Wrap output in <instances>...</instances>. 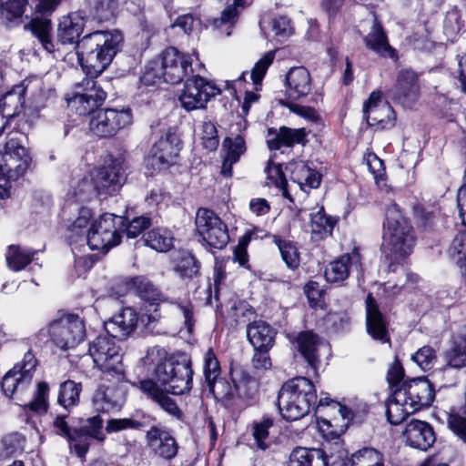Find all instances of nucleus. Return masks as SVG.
I'll list each match as a JSON object with an SVG mask.
<instances>
[{
	"mask_svg": "<svg viewBox=\"0 0 466 466\" xmlns=\"http://www.w3.org/2000/svg\"><path fill=\"white\" fill-rule=\"evenodd\" d=\"M411 360L422 370H430L436 363V351L431 346H423L411 356Z\"/></svg>",
	"mask_w": 466,
	"mask_h": 466,
	"instance_id": "6e6d98bb",
	"label": "nucleus"
},
{
	"mask_svg": "<svg viewBox=\"0 0 466 466\" xmlns=\"http://www.w3.org/2000/svg\"><path fill=\"white\" fill-rule=\"evenodd\" d=\"M272 425L273 420L269 418L263 419L253 425V437L257 446L261 450H266L269 447L268 430Z\"/></svg>",
	"mask_w": 466,
	"mask_h": 466,
	"instance_id": "5fc2aeb1",
	"label": "nucleus"
},
{
	"mask_svg": "<svg viewBox=\"0 0 466 466\" xmlns=\"http://www.w3.org/2000/svg\"><path fill=\"white\" fill-rule=\"evenodd\" d=\"M383 455L373 448L361 449L351 455L350 466H384Z\"/></svg>",
	"mask_w": 466,
	"mask_h": 466,
	"instance_id": "49530a36",
	"label": "nucleus"
},
{
	"mask_svg": "<svg viewBox=\"0 0 466 466\" xmlns=\"http://www.w3.org/2000/svg\"><path fill=\"white\" fill-rule=\"evenodd\" d=\"M144 426V422L134 417L111 419L106 423V431L107 433H113L125 430H141Z\"/></svg>",
	"mask_w": 466,
	"mask_h": 466,
	"instance_id": "4d7b16f0",
	"label": "nucleus"
},
{
	"mask_svg": "<svg viewBox=\"0 0 466 466\" xmlns=\"http://www.w3.org/2000/svg\"><path fill=\"white\" fill-rule=\"evenodd\" d=\"M293 344L309 366L316 372L320 362L319 350L323 344V340L314 332L307 330L299 332L295 337Z\"/></svg>",
	"mask_w": 466,
	"mask_h": 466,
	"instance_id": "a878e982",
	"label": "nucleus"
},
{
	"mask_svg": "<svg viewBox=\"0 0 466 466\" xmlns=\"http://www.w3.org/2000/svg\"><path fill=\"white\" fill-rule=\"evenodd\" d=\"M117 30H97L84 35L76 46L78 61L88 77L83 79L78 91L68 98V105L79 114H86L98 107L106 93L94 80L111 64L122 43Z\"/></svg>",
	"mask_w": 466,
	"mask_h": 466,
	"instance_id": "f257e3e1",
	"label": "nucleus"
},
{
	"mask_svg": "<svg viewBox=\"0 0 466 466\" xmlns=\"http://www.w3.org/2000/svg\"><path fill=\"white\" fill-rule=\"evenodd\" d=\"M219 93L220 89L210 81L199 76H193L186 80L179 101L187 111L203 109L208 102Z\"/></svg>",
	"mask_w": 466,
	"mask_h": 466,
	"instance_id": "f8f14e48",
	"label": "nucleus"
},
{
	"mask_svg": "<svg viewBox=\"0 0 466 466\" xmlns=\"http://www.w3.org/2000/svg\"><path fill=\"white\" fill-rule=\"evenodd\" d=\"M192 73L191 58L175 47L167 48L161 56L150 60L146 66L142 81L146 85L162 82L178 84Z\"/></svg>",
	"mask_w": 466,
	"mask_h": 466,
	"instance_id": "39448f33",
	"label": "nucleus"
},
{
	"mask_svg": "<svg viewBox=\"0 0 466 466\" xmlns=\"http://www.w3.org/2000/svg\"><path fill=\"white\" fill-rule=\"evenodd\" d=\"M243 6H245V0H234L233 5H228L222 11L220 17L213 19V26L220 28L225 25L227 29L231 28L238 16V7Z\"/></svg>",
	"mask_w": 466,
	"mask_h": 466,
	"instance_id": "3c124183",
	"label": "nucleus"
},
{
	"mask_svg": "<svg viewBox=\"0 0 466 466\" xmlns=\"http://www.w3.org/2000/svg\"><path fill=\"white\" fill-rule=\"evenodd\" d=\"M280 137L285 147H291L294 144L302 143L305 138L306 133L304 129H292L289 127H282L279 128Z\"/></svg>",
	"mask_w": 466,
	"mask_h": 466,
	"instance_id": "338daca9",
	"label": "nucleus"
},
{
	"mask_svg": "<svg viewBox=\"0 0 466 466\" xmlns=\"http://www.w3.org/2000/svg\"><path fill=\"white\" fill-rule=\"evenodd\" d=\"M93 440L80 428L74 427V431L66 439L69 448L75 451L77 457L85 459L90 448V441Z\"/></svg>",
	"mask_w": 466,
	"mask_h": 466,
	"instance_id": "de8ad7c7",
	"label": "nucleus"
},
{
	"mask_svg": "<svg viewBox=\"0 0 466 466\" xmlns=\"http://www.w3.org/2000/svg\"><path fill=\"white\" fill-rule=\"evenodd\" d=\"M77 201L85 202L99 196L92 177H84L75 188Z\"/></svg>",
	"mask_w": 466,
	"mask_h": 466,
	"instance_id": "e2e57ef3",
	"label": "nucleus"
},
{
	"mask_svg": "<svg viewBox=\"0 0 466 466\" xmlns=\"http://www.w3.org/2000/svg\"><path fill=\"white\" fill-rule=\"evenodd\" d=\"M317 403L314 384L306 377H296L285 382L279 391L278 406L287 420H297L309 414Z\"/></svg>",
	"mask_w": 466,
	"mask_h": 466,
	"instance_id": "7ed1b4c3",
	"label": "nucleus"
},
{
	"mask_svg": "<svg viewBox=\"0 0 466 466\" xmlns=\"http://www.w3.org/2000/svg\"><path fill=\"white\" fill-rule=\"evenodd\" d=\"M91 177L99 196L116 193L122 184L120 167L115 161L97 169Z\"/></svg>",
	"mask_w": 466,
	"mask_h": 466,
	"instance_id": "b1692460",
	"label": "nucleus"
},
{
	"mask_svg": "<svg viewBox=\"0 0 466 466\" xmlns=\"http://www.w3.org/2000/svg\"><path fill=\"white\" fill-rule=\"evenodd\" d=\"M193 370L189 360H175L164 364L158 370L157 382L173 395H182L192 388Z\"/></svg>",
	"mask_w": 466,
	"mask_h": 466,
	"instance_id": "1a4fd4ad",
	"label": "nucleus"
},
{
	"mask_svg": "<svg viewBox=\"0 0 466 466\" xmlns=\"http://www.w3.org/2000/svg\"><path fill=\"white\" fill-rule=\"evenodd\" d=\"M276 331L263 320H253L247 324V338L254 349L270 350L275 341Z\"/></svg>",
	"mask_w": 466,
	"mask_h": 466,
	"instance_id": "2f4dec72",
	"label": "nucleus"
},
{
	"mask_svg": "<svg viewBox=\"0 0 466 466\" xmlns=\"http://www.w3.org/2000/svg\"><path fill=\"white\" fill-rule=\"evenodd\" d=\"M366 327L372 339L382 343L390 342L388 321L371 294L366 298Z\"/></svg>",
	"mask_w": 466,
	"mask_h": 466,
	"instance_id": "412c9836",
	"label": "nucleus"
},
{
	"mask_svg": "<svg viewBox=\"0 0 466 466\" xmlns=\"http://www.w3.org/2000/svg\"><path fill=\"white\" fill-rule=\"evenodd\" d=\"M48 385L46 382H40L37 385L36 395L35 399L28 403L31 410L35 412H45L47 409Z\"/></svg>",
	"mask_w": 466,
	"mask_h": 466,
	"instance_id": "69168bd1",
	"label": "nucleus"
},
{
	"mask_svg": "<svg viewBox=\"0 0 466 466\" xmlns=\"http://www.w3.org/2000/svg\"><path fill=\"white\" fill-rule=\"evenodd\" d=\"M265 172L267 173V179L268 180V184L274 185L282 191L283 197L289 198V194L287 189L288 183L281 165L275 164L272 157H270L268 161Z\"/></svg>",
	"mask_w": 466,
	"mask_h": 466,
	"instance_id": "09e8293b",
	"label": "nucleus"
},
{
	"mask_svg": "<svg viewBox=\"0 0 466 466\" xmlns=\"http://www.w3.org/2000/svg\"><path fill=\"white\" fill-rule=\"evenodd\" d=\"M274 60V53L268 52L264 55L254 66L251 70L250 77L253 83L259 85L268 68Z\"/></svg>",
	"mask_w": 466,
	"mask_h": 466,
	"instance_id": "0e129e2a",
	"label": "nucleus"
},
{
	"mask_svg": "<svg viewBox=\"0 0 466 466\" xmlns=\"http://www.w3.org/2000/svg\"><path fill=\"white\" fill-rule=\"evenodd\" d=\"M173 235L167 228H155L144 236V242L158 252H167L173 247Z\"/></svg>",
	"mask_w": 466,
	"mask_h": 466,
	"instance_id": "a19ab883",
	"label": "nucleus"
},
{
	"mask_svg": "<svg viewBox=\"0 0 466 466\" xmlns=\"http://www.w3.org/2000/svg\"><path fill=\"white\" fill-rule=\"evenodd\" d=\"M129 288L133 290L142 300L148 302L149 306L158 305L163 301L161 292L155 287V285L142 276H137L130 280Z\"/></svg>",
	"mask_w": 466,
	"mask_h": 466,
	"instance_id": "e433bc0d",
	"label": "nucleus"
},
{
	"mask_svg": "<svg viewBox=\"0 0 466 466\" xmlns=\"http://www.w3.org/2000/svg\"><path fill=\"white\" fill-rule=\"evenodd\" d=\"M49 334L54 343L59 348L69 349L84 339L86 327L79 316L67 314L50 324Z\"/></svg>",
	"mask_w": 466,
	"mask_h": 466,
	"instance_id": "9b49d317",
	"label": "nucleus"
},
{
	"mask_svg": "<svg viewBox=\"0 0 466 466\" xmlns=\"http://www.w3.org/2000/svg\"><path fill=\"white\" fill-rule=\"evenodd\" d=\"M337 448L336 451H331V448L324 446L323 449H319L324 453L325 462L327 466H350L351 457L348 458V452L342 449L339 442L335 443Z\"/></svg>",
	"mask_w": 466,
	"mask_h": 466,
	"instance_id": "603ef678",
	"label": "nucleus"
},
{
	"mask_svg": "<svg viewBox=\"0 0 466 466\" xmlns=\"http://www.w3.org/2000/svg\"><path fill=\"white\" fill-rule=\"evenodd\" d=\"M86 15L82 11H76L63 15L58 22L56 37L58 42L63 45L76 44L83 33Z\"/></svg>",
	"mask_w": 466,
	"mask_h": 466,
	"instance_id": "aec40b11",
	"label": "nucleus"
},
{
	"mask_svg": "<svg viewBox=\"0 0 466 466\" xmlns=\"http://www.w3.org/2000/svg\"><path fill=\"white\" fill-rule=\"evenodd\" d=\"M145 440L147 447L154 456L170 461L178 451V444L171 432L163 427L151 426L146 432Z\"/></svg>",
	"mask_w": 466,
	"mask_h": 466,
	"instance_id": "f3484780",
	"label": "nucleus"
},
{
	"mask_svg": "<svg viewBox=\"0 0 466 466\" xmlns=\"http://www.w3.org/2000/svg\"><path fill=\"white\" fill-rule=\"evenodd\" d=\"M28 0H0V21L8 25L14 20L20 18Z\"/></svg>",
	"mask_w": 466,
	"mask_h": 466,
	"instance_id": "c03bdc74",
	"label": "nucleus"
},
{
	"mask_svg": "<svg viewBox=\"0 0 466 466\" xmlns=\"http://www.w3.org/2000/svg\"><path fill=\"white\" fill-rule=\"evenodd\" d=\"M37 361L31 351L16 363L3 378L1 388L6 396L11 397L16 389L24 390L32 381Z\"/></svg>",
	"mask_w": 466,
	"mask_h": 466,
	"instance_id": "4468645a",
	"label": "nucleus"
},
{
	"mask_svg": "<svg viewBox=\"0 0 466 466\" xmlns=\"http://www.w3.org/2000/svg\"><path fill=\"white\" fill-rule=\"evenodd\" d=\"M363 115L369 126L378 129H389L395 125V112L391 106L382 99L380 91H373L364 103Z\"/></svg>",
	"mask_w": 466,
	"mask_h": 466,
	"instance_id": "2eb2a0df",
	"label": "nucleus"
},
{
	"mask_svg": "<svg viewBox=\"0 0 466 466\" xmlns=\"http://www.w3.org/2000/svg\"><path fill=\"white\" fill-rule=\"evenodd\" d=\"M60 2L61 0H33L35 16L25 25V28L30 30L43 48L49 53L54 52L55 45L51 20L46 16L56 9Z\"/></svg>",
	"mask_w": 466,
	"mask_h": 466,
	"instance_id": "9d476101",
	"label": "nucleus"
},
{
	"mask_svg": "<svg viewBox=\"0 0 466 466\" xmlns=\"http://www.w3.org/2000/svg\"><path fill=\"white\" fill-rule=\"evenodd\" d=\"M288 466H327L324 453L319 450L296 448L289 457Z\"/></svg>",
	"mask_w": 466,
	"mask_h": 466,
	"instance_id": "58836bf2",
	"label": "nucleus"
},
{
	"mask_svg": "<svg viewBox=\"0 0 466 466\" xmlns=\"http://www.w3.org/2000/svg\"><path fill=\"white\" fill-rule=\"evenodd\" d=\"M31 81L24 80L0 98V113L9 119L19 115L25 105V95Z\"/></svg>",
	"mask_w": 466,
	"mask_h": 466,
	"instance_id": "7c9ffc66",
	"label": "nucleus"
},
{
	"mask_svg": "<svg viewBox=\"0 0 466 466\" xmlns=\"http://www.w3.org/2000/svg\"><path fill=\"white\" fill-rule=\"evenodd\" d=\"M360 254L357 248L344 254L332 261L325 270V278L329 282H342L350 275L352 268H360Z\"/></svg>",
	"mask_w": 466,
	"mask_h": 466,
	"instance_id": "bb28decb",
	"label": "nucleus"
},
{
	"mask_svg": "<svg viewBox=\"0 0 466 466\" xmlns=\"http://www.w3.org/2000/svg\"><path fill=\"white\" fill-rule=\"evenodd\" d=\"M390 92L393 99L405 107H410L420 96L418 75L409 68L400 70L396 84Z\"/></svg>",
	"mask_w": 466,
	"mask_h": 466,
	"instance_id": "a211bd4d",
	"label": "nucleus"
},
{
	"mask_svg": "<svg viewBox=\"0 0 466 466\" xmlns=\"http://www.w3.org/2000/svg\"><path fill=\"white\" fill-rule=\"evenodd\" d=\"M175 360L172 358L168 359L167 351L158 346L148 349L146 356L142 359L147 372L155 375L156 379L158 377L159 369L164 367L165 363Z\"/></svg>",
	"mask_w": 466,
	"mask_h": 466,
	"instance_id": "37998d69",
	"label": "nucleus"
},
{
	"mask_svg": "<svg viewBox=\"0 0 466 466\" xmlns=\"http://www.w3.org/2000/svg\"><path fill=\"white\" fill-rule=\"evenodd\" d=\"M122 391L115 386L101 384L94 392L92 402L97 411L106 412L119 407Z\"/></svg>",
	"mask_w": 466,
	"mask_h": 466,
	"instance_id": "72a5a7b5",
	"label": "nucleus"
},
{
	"mask_svg": "<svg viewBox=\"0 0 466 466\" xmlns=\"http://www.w3.org/2000/svg\"><path fill=\"white\" fill-rule=\"evenodd\" d=\"M255 312L245 301H234L228 310L227 318L230 321V325L237 328L240 325L250 322Z\"/></svg>",
	"mask_w": 466,
	"mask_h": 466,
	"instance_id": "a18cd8bd",
	"label": "nucleus"
},
{
	"mask_svg": "<svg viewBox=\"0 0 466 466\" xmlns=\"http://www.w3.org/2000/svg\"><path fill=\"white\" fill-rule=\"evenodd\" d=\"M364 43L368 49L380 56L397 58L396 50L390 45L386 32L376 18L370 32L364 37Z\"/></svg>",
	"mask_w": 466,
	"mask_h": 466,
	"instance_id": "c85d7f7f",
	"label": "nucleus"
},
{
	"mask_svg": "<svg viewBox=\"0 0 466 466\" xmlns=\"http://www.w3.org/2000/svg\"><path fill=\"white\" fill-rule=\"evenodd\" d=\"M139 389L147 395L148 399L157 403L164 411L177 420H181L183 412L178 408L177 402L167 395L166 390L161 389L157 382L152 380H143L139 381Z\"/></svg>",
	"mask_w": 466,
	"mask_h": 466,
	"instance_id": "393cba45",
	"label": "nucleus"
},
{
	"mask_svg": "<svg viewBox=\"0 0 466 466\" xmlns=\"http://www.w3.org/2000/svg\"><path fill=\"white\" fill-rule=\"evenodd\" d=\"M223 146L228 148L226 157L230 163L238 162L240 156L246 151L245 140L240 135H237L234 138L227 137Z\"/></svg>",
	"mask_w": 466,
	"mask_h": 466,
	"instance_id": "13d9d810",
	"label": "nucleus"
},
{
	"mask_svg": "<svg viewBox=\"0 0 466 466\" xmlns=\"http://www.w3.org/2000/svg\"><path fill=\"white\" fill-rule=\"evenodd\" d=\"M195 224L198 235L209 247L222 249L228 245V226L213 210L199 208L196 213Z\"/></svg>",
	"mask_w": 466,
	"mask_h": 466,
	"instance_id": "6e6552de",
	"label": "nucleus"
},
{
	"mask_svg": "<svg viewBox=\"0 0 466 466\" xmlns=\"http://www.w3.org/2000/svg\"><path fill=\"white\" fill-rule=\"evenodd\" d=\"M287 168L290 172L291 180L296 183L304 192L319 187L321 175L314 168H311L307 162L296 160L289 162Z\"/></svg>",
	"mask_w": 466,
	"mask_h": 466,
	"instance_id": "cd10ccee",
	"label": "nucleus"
},
{
	"mask_svg": "<svg viewBox=\"0 0 466 466\" xmlns=\"http://www.w3.org/2000/svg\"><path fill=\"white\" fill-rule=\"evenodd\" d=\"M448 425L457 436L466 442V418L458 413H450Z\"/></svg>",
	"mask_w": 466,
	"mask_h": 466,
	"instance_id": "774afa93",
	"label": "nucleus"
},
{
	"mask_svg": "<svg viewBox=\"0 0 466 466\" xmlns=\"http://www.w3.org/2000/svg\"><path fill=\"white\" fill-rule=\"evenodd\" d=\"M403 435L408 445L421 451H427L436 440L432 427L418 420H411L406 424Z\"/></svg>",
	"mask_w": 466,
	"mask_h": 466,
	"instance_id": "5701e85b",
	"label": "nucleus"
},
{
	"mask_svg": "<svg viewBox=\"0 0 466 466\" xmlns=\"http://www.w3.org/2000/svg\"><path fill=\"white\" fill-rule=\"evenodd\" d=\"M37 253V250L30 248L10 245L5 252L7 268L12 271H21L35 259Z\"/></svg>",
	"mask_w": 466,
	"mask_h": 466,
	"instance_id": "f704fd0d",
	"label": "nucleus"
},
{
	"mask_svg": "<svg viewBox=\"0 0 466 466\" xmlns=\"http://www.w3.org/2000/svg\"><path fill=\"white\" fill-rule=\"evenodd\" d=\"M109 335H99L89 344V354L96 366L104 372H122L120 348Z\"/></svg>",
	"mask_w": 466,
	"mask_h": 466,
	"instance_id": "ddd939ff",
	"label": "nucleus"
},
{
	"mask_svg": "<svg viewBox=\"0 0 466 466\" xmlns=\"http://www.w3.org/2000/svg\"><path fill=\"white\" fill-rule=\"evenodd\" d=\"M203 372L205 382L211 393L219 395L218 385L222 382L220 378L221 369L217 356L212 349H208L203 358Z\"/></svg>",
	"mask_w": 466,
	"mask_h": 466,
	"instance_id": "c9c22d12",
	"label": "nucleus"
},
{
	"mask_svg": "<svg viewBox=\"0 0 466 466\" xmlns=\"http://www.w3.org/2000/svg\"><path fill=\"white\" fill-rule=\"evenodd\" d=\"M181 149L177 135L167 131L153 146L150 162L155 169H166L175 164Z\"/></svg>",
	"mask_w": 466,
	"mask_h": 466,
	"instance_id": "dca6fc26",
	"label": "nucleus"
},
{
	"mask_svg": "<svg viewBox=\"0 0 466 466\" xmlns=\"http://www.w3.org/2000/svg\"><path fill=\"white\" fill-rule=\"evenodd\" d=\"M382 239V252L391 260L390 271L400 269L404 272L403 267L397 262L412 252L416 238L410 222L401 214L396 204L386 208Z\"/></svg>",
	"mask_w": 466,
	"mask_h": 466,
	"instance_id": "f03ea898",
	"label": "nucleus"
},
{
	"mask_svg": "<svg viewBox=\"0 0 466 466\" xmlns=\"http://www.w3.org/2000/svg\"><path fill=\"white\" fill-rule=\"evenodd\" d=\"M444 358L447 366L453 369L466 367V330L453 336L451 346L446 350Z\"/></svg>",
	"mask_w": 466,
	"mask_h": 466,
	"instance_id": "4c0bfd02",
	"label": "nucleus"
},
{
	"mask_svg": "<svg viewBox=\"0 0 466 466\" xmlns=\"http://www.w3.org/2000/svg\"><path fill=\"white\" fill-rule=\"evenodd\" d=\"M286 82L287 93L291 99L298 100L311 91V76L304 66L290 68L286 76Z\"/></svg>",
	"mask_w": 466,
	"mask_h": 466,
	"instance_id": "c756f323",
	"label": "nucleus"
},
{
	"mask_svg": "<svg viewBox=\"0 0 466 466\" xmlns=\"http://www.w3.org/2000/svg\"><path fill=\"white\" fill-rule=\"evenodd\" d=\"M151 224L150 218L146 216L136 217L128 223H127V220L125 219V225L122 227V232L125 230L128 238H135L144 230L148 228Z\"/></svg>",
	"mask_w": 466,
	"mask_h": 466,
	"instance_id": "052dcab7",
	"label": "nucleus"
},
{
	"mask_svg": "<svg viewBox=\"0 0 466 466\" xmlns=\"http://www.w3.org/2000/svg\"><path fill=\"white\" fill-rule=\"evenodd\" d=\"M310 223L313 234L327 235L332 232L336 221L332 218L327 217L323 209H320L311 214Z\"/></svg>",
	"mask_w": 466,
	"mask_h": 466,
	"instance_id": "864d4df0",
	"label": "nucleus"
},
{
	"mask_svg": "<svg viewBox=\"0 0 466 466\" xmlns=\"http://www.w3.org/2000/svg\"><path fill=\"white\" fill-rule=\"evenodd\" d=\"M398 389L407 397L408 403L415 411L431 405L435 396L433 385L426 378L404 381Z\"/></svg>",
	"mask_w": 466,
	"mask_h": 466,
	"instance_id": "6ab92c4d",
	"label": "nucleus"
},
{
	"mask_svg": "<svg viewBox=\"0 0 466 466\" xmlns=\"http://www.w3.org/2000/svg\"><path fill=\"white\" fill-rule=\"evenodd\" d=\"M176 270L182 278L192 279L198 274L199 265L195 257L186 254L177 261Z\"/></svg>",
	"mask_w": 466,
	"mask_h": 466,
	"instance_id": "bf43d9fd",
	"label": "nucleus"
},
{
	"mask_svg": "<svg viewBox=\"0 0 466 466\" xmlns=\"http://www.w3.org/2000/svg\"><path fill=\"white\" fill-rule=\"evenodd\" d=\"M125 218L105 213L96 219L86 235V242L92 250L108 251L120 243Z\"/></svg>",
	"mask_w": 466,
	"mask_h": 466,
	"instance_id": "423d86ee",
	"label": "nucleus"
},
{
	"mask_svg": "<svg viewBox=\"0 0 466 466\" xmlns=\"http://www.w3.org/2000/svg\"><path fill=\"white\" fill-rule=\"evenodd\" d=\"M231 380L235 390L240 398L253 400L258 391V382L242 369L231 371Z\"/></svg>",
	"mask_w": 466,
	"mask_h": 466,
	"instance_id": "ea45409f",
	"label": "nucleus"
},
{
	"mask_svg": "<svg viewBox=\"0 0 466 466\" xmlns=\"http://www.w3.org/2000/svg\"><path fill=\"white\" fill-rule=\"evenodd\" d=\"M398 388L393 390L390 398L387 402L386 416L390 424L401 423L408 415L415 412Z\"/></svg>",
	"mask_w": 466,
	"mask_h": 466,
	"instance_id": "473e14b6",
	"label": "nucleus"
},
{
	"mask_svg": "<svg viewBox=\"0 0 466 466\" xmlns=\"http://www.w3.org/2000/svg\"><path fill=\"white\" fill-rule=\"evenodd\" d=\"M137 322V312L131 308H125L106 321L104 326L110 337L125 339L135 330Z\"/></svg>",
	"mask_w": 466,
	"mask_h": 466,
	"instance_id": "4be33fe9",
	"label": "nucleus"
},
{
	"mask_svg": "<svg viewBox=\"0 0 466 466\" xmlns=\"http://www.w3.org/2000/svg\"><path fill=\"white\" fill-rule=\"evenodd\" d=\"M79 428L98 442H103L106 440V435L103 432V420L99 415L89 417L86 423Z\"/></svg>",
	"mask_w": 466,
	"mask_h": 466,
	"instance_id": "680f3d73",
	"label": "nucleus"
},
{
	"mask_svg": "<svg viewBox=\"0 0 466 466\" xmlns=\"http://www.w3.org/2000/svg\"><path fill=\"white\" fill-rule=\"evenodd\" d=\"M93 113L89 121L91 133L101 138H108L116 136L120 130L129 127L133 122V115L130 108H106ZM76 113L80 115L77 111Z\"/></svg>",
	"mask_w": 466,
	"mask_h": 466,
	"instance_id": "0eeeda50",
	"label": "nucleus"
},
{
	"mask_svg": "<svg viewBox=\"0 0 466 466\" xmlns=\"http://www.w3.org/2000/svg\"><path fill=\"white\" fill-rule=\"evenodd\" d=\"M23 134L10 132L0 149L4 164H0V198L10 197L12 182L17 180L30 167L32 158L22 145Z\"/></svg>",
	"mask_w": 466,
	"mask_h": 466,
	"instance_id": "20e7f679",
	"label": "nucleus"
},
{
	"mask_svg": "<svg viewBox=\"0 0 466 466\" xmlns=\"http://www.w3.org/2000/svg\"><path fill=\"white\" fill-rule=\"evenodd\" d=\"M275 244L278 246L283 261L289 268H297L299 265V254L297 247L289 240L275 238Z\"/></svg>",
	"mask_w": 466,
	"mask_h": 466,
	"instance_id": "8fccbe9b",
	"label": "nucleus"
},
{
	"mask_svg": "<svg viewBox=\"0 0 466 466\" xmlns=\"http://www.w3.org/2000/svg\"><path fill=\"white\" fill-rule=\"evenodd\" d=\"M81 390V383H76L70 380L63 382L59 389L58 403L66 410H69L78 404Z\"/></svg>",
	"mask_w": 466,
	"mask_h": 466,
	"instance_id": "79ce46f5",
	"label": "nucleus"
}]
</instances>
